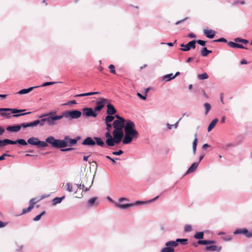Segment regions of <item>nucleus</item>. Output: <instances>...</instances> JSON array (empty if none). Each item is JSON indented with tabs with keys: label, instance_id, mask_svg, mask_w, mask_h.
<instances>
[{
	"label": "nucleus",
	"instance_id": "obj_25",
	"mask_svg": "<svg viewBox=\"0 0 252 252\" xmlns=\"http://www.w3.org/2000/svg\"><path fill=\"white\" fill-rule=\"evenodd\" d=\"M197 135L196 133L194 134L195 138L192 143V153L194 155L196 154V147L197 145L198 139L197 138Z\"/></svg>",
	"mask_w": 252,
	"mask_h": 252
},
{
	"label": "nucleus",
	"instance_id": "obj_48",
	"mask_svg": "<svg viewBox=\"0 0 252 252\" xmlns=\"http://www.w3.org/2000/svg\"><path fill=\"white\" fill-rule=\"evenodd\" d=\"M6 112H3V113H1L0 115L7 118H10L11 117V113Z\"/></svg>",
	"mask_w": 252,
	"mask_h": 252
},
{
	"label": "nucleus",
	"instance_id": "obj_22",
	"mask_svg": "<svg viewBox=\"0 0 252 252\" xmlns=\"http://www.w3.org/2000/svg\"><path fill=\"white\" fill-rule=\"evenodd\" d=\"M188 240V239H180L178 238L176 240V241H171V242H174L175 245H174V246L177 247L178 245V243H180L182 245H186L187 244Z\"/></svg>",
	"mask_w": 252,
	"mask_h": 252
},
{
	"label": "nucleus",
	"instance_id": "obj_20",
	"mask_svg": "<svg viewBox=\"0 0 252 252\" xmlns=\"http://www.w3.org/2000/svg\"><path fill=\"white\" fill-rule=\"evenodd\" d=\"M205 249L207 251L219 252L220 251V250L221 249V247H218L215 245H212V246H206L205 247Z\"/></svg>",
	"mask_w": 252,
	"mask_h": 252
},
{
	"label": "nucleus",
	"instance_id": "obj_52",
	"mask_svg": "<svg viewBox=\"0 0 252 252\" xmlns=\"http://www.w3.org/2000/svg\"><path fill=\"white\" fill-rule=\"evenodd\" d=\"M137 95L142 100H145L146 99L147 94L143 95L141 94L137 93Z\"/></svg>",
	"mask_w": 252,
	"mask_h": 252
},
{
	"label": "nucleus",
	"instance_id": "obj_34",
	"mask_svg": "<svg viewBox=\"0 0 252 252\" xmlns=\"http://www.w3.org/2000/svg\"><path fill=\"white\" fill-rule=\"evenodd\" d=\"M115 117V116L114 117L111 115H108L105 117V123H110V122H112L113 121H114Z\"/></svg>",
	"mask_w": 252,
	"mask_h": 252
},
{
	"label": "nucleus",
	"instance_id": "obj_64",
	"mask_svg": "<svg viewBox=\"0 0 252 252\" xmlns=\"http://www.w3.org/2000/svg\"><path fill=\"white\" fill-rule=\"evenodd\" d=\"M215 243V241L206 240V245L212 244H214Z\"/></svg>",
	"mask_w": 252,
	"mask_h": 252
},
{
	"label": "nucleus",
	"instance_id": "obj_17",
	"mask_svg": "<svg viewBox=\"0 0 252 252\" xmlns=\"http://www.w3.org/2000/svg\"><path fill=\"white\" fill-rule=\"evenodd\" d=\"M107 109L106 113L108 115H113L116 113L117 110L112 104L108 103L107 105Z\"/></svg>",
	"mask_w": 252,
	"mask_h": 252
},
{
	"label": "nucleus",
	"instance_id": "obj_27",
	"mask_svg": "<svg viewBox=\"0 0 252 252\" xmlns=\"http://www.w3.org/2000/svg\"><path fill=\"white\" fill-rule=\"evenodd\" d=\"M219 120L217 118L214 119L209 124L208 127V131H210L215 127L216 124L218 122Z\"/></svg>",
	"mask_w": 252,
	"mask_h": 252
},
{
	"label": "nucleus",
	"instance_id": "obj_56",
	"mask_svg": "<svg viewBox=\"0 0 252 252\" xmlns=\"http://www.w3.org/2000/svg\"><path fill=\"white\" fill-rule=\"evenodd\" d=\"M10 155H8L7 154H3L1 156H0V160H2L5 159V157H10Z\"/></svg>",
	"mask_w": 252,
	"mask_h": 252
},
{
	"label": "nucleus",
	"instance_id": "obj_43",
	"mask_svg": "<svg viewBox=\"0 0 252 252\" xmlns=\"http://www.w3.org/2000/svg\"><path fill=\"white\" fill-rule=\"evenodd\" d=\"M192 230V227L190 225H186L184 228V231L186 232H190Z\"/></svg>",
	"mask_w": 252,
	"mask_h": 252
},
{
	"label": "nucleus",
	"instance_id": "obj_38",
	"mask_svg": "<svg viewBox=\"0 0 252 252\" xmlns=\"http://www.w3.org/2000/svg\"><path fill=\"white\" fill-rule=\"evenodd\" d=\"M66 187V190L69 192L73 191V186L70 183H67L65 185Z\"/></svg>",
	"mask_w": 252,
	"mask_h": 252
},
{
	"label": "nucleus",
	"instance_id": "obj_6",
	"mask_svg": "<svg viewBox=\"0 0 252 252\" xmlns=\"http://www.w3.org/2000/svg\"><path fill=\"white\" fill-rule=\"evenodd\" d=\"M60 116L55 117H43L41 118L40 122L42 127L43 126L45 123L48 126H53L57 124L56 121L60 120Z\"/></svg>",
	"mask_w": 252,
	"mask_h": 252
},
{
	"label": "nucleus",
	"instance_id": "obj_42",
	"mask_svg": "<svg viewBox=\"0 0 252 252\" xmlns=\"http://www.w3.org/2000/svg\"><path fill=\"white\" fill-rule=\"evenodd\" d=\"M38 201L34 198H32L30 201V206H32L33 208L34 205Z\"/></svg>",
	"mask_w": 252,
	"mask_h": 252
},
{
	"label": "nucleus",
	"instance_id": "obj_30",
	"mask_svg": "<svg viewBox=\"0 0 252 252\" xmlns=\"http://www.w3.org/2000/svg\"><path fill=\"white\" fill-rule=\"evenodd\" d=\"M56 113V111H51L48 113H46L44 114H43L42 115L38 116L39 118H42L43 117H55V116H59V115H54V114Z\"/></svg>",
	"mask_w": 252,
	"mask_h": 252
},
{
	"label": "nucleus",
	"instance_id": "obj_15",
	"mask_svg": "<svg viewBox=\"0 0 252 252\" xmlns=\"http://www.w3.org/2000/svg\"><path fill=\"white\" fill-rule=\"evenodd\" d=\"M82 144L87 146H94L95 144V142L94 138L91 137H87L84 140Z\"/></svg>",
	"mask_w": 252,
	"mask_h": 252
},
{
	"label": "nucleus",
	"instance_id": "obj_51",
	"mask_svg": "<svg viewBox=\"0 0 252 252\" xmlns=\"http://www.w3.org/2000/svg\"><path fill=\"white\" fill-rule=\"evenodd\" d=\"M214 42H222L226 43L227 41L225 38L222 37V38H220L216 39V40H214Z\"/></svg>",
	"mask_w": 252,
	"mask_h": 252
},
{
	"label": "nucleus",
	"instance_id": "obj_5",
	"mask_svg": "<svg viewBox=\"0 0 252 252\" xmlns=\"http://www.w3.org/2000/svg\"><path fill=\"white\" fill-rule=\"evenodd\" d=\"M115 117L117 120L113 121V127L115 130H123V128L125 129L126 123L125 119L118 115H116Z\"/></svg>",
	"mask_w": 252,
	"mask_h": 252
},
{
	"label": "nucleus",
	"instance_id": "obj_63",
	"mask_svg": "<svg viewBox=\"0 0 252 252\" xmlns=\"http://www.w3.org/2000/svg\"><path fill=\"white\" fill-rule=\"evenodd\" d=\"M242 38H239V37H237V38H235L234 40V41L236 42V43H238V42H240L241 43L242 42Z\"/></svg>",
	"mask_w": 252,
	"mask_h": 252
},
{
	"label": "nucleus",
	"instance_id": "obj_60",
	"mask_svg": "<svg viewBox=\"0 0 252 252\" xmlns=\"http://www.w3.org/2000/svg\"><path fill=\"white\" fill-rule=\"evenodd\" d=\"M187 19H188V17H186L181 20H179L178 21H177L176 23H175V25H178L182 23H183V22H184L185 21H186Z\"/></svg>",
	"mask_w": 252,
	"mask_h": 252
},
{
	"label": "nucleus",
	"instance_id": "obj_31",
	"mask_svg": "<svg viewBox=\"0 0 252 252\" xmlns=\"http://www.w3.org/2000/svg\"><path fill=\"white\" fill-rule=\"evenodd\" d=\"M173 75L172 73L168 74L162 76V80L166 82L169 81L172 79H174L173 77Z\"/></svg>",
	"mask_w": 252,
	"mask_h": 252
},
{
	"label": "nucleus",
	"instance_id": "obj_4",
	"mask_svg": "<svg viewBox=\"0 0 252 252\" xmlns=\"http://www.w3.org/2000/svg\"><path fill=\"white\" fill-rule=\"evenodd\" d=\"M82 115V112L78 110H73L72 111H66L63 112L62 115H60V120L65 117L67 119H76L79 118Z\"/></svg>",
	"mask_w": 252,
	"mask_h": 252
},
{
	"label": "nucleus",
	"instance_id": "obj_54",
	"mask_svg": "<svg viewBox=\"0 0 252 252\" xmlns=\"http://www.w3.org/2000/svg\"><path fill=\"white\" fill-rule=\"evenodd\" d=\"M245 235L248 237V238H251V237H252V230L251 231H249L248 230H247V233H245Z\"/></svg>",
	"mask_w": 252,
	"mask_h": 252
},
{
	"label": "nucleus",
	"instance_id": "obj_58",
	"mask_svg": "<svg viewBox=\"0 0 252 252\" xmlns=\"http://www.w3.org/2000/svg\"><path fill=\"white\" fill-rule=\"evenodd\" d=\"M198 244H199V245H206V240H199L198 241Z\"/></svg>",
	"mask_w": 252,
	"mask_h": 252
},
{
	"label": "nucleus",
	"instance_id": "obj_8",
	"mask_svg": "<svg viewBox=\"0 0 252 252\" xmlns=\"http://www.w3.org/2000/svg\"><path fill=\"white\" fill-rule=\"evenodd\" d=\"M27 143L32 145L36 146L38 148H43L46 147L48 146V142L46 141H40L38 138L32 137L28 139Z\"/></svg>",
	"mask_w": 252,
	"mask_h": 252
},
{
	"label": "nucleus",
	"instance_id": "obj_44",
	"mask_svg": "<svg viewBox=\"0 0 252 252\" xmlns=\"http://www.w3.org/2000/svg\"><path fill=\"white\" fill-rule=\"evenodd\" d=\"M105 158H107V159H108L110 160V161H112V164H116V160H118V159H119V158H111L110 156H105Z\"/></svg>",
	"mask_w": 252,
	"mask_h": 252
},
{
	"label": "nucleus",
	"instance_id": "obj_18",
	"mask_svg": "<svg viewBox=\"0 0 252 252\" xmlns=\"http://www.w3.org/2000/svg\"><path fill=\"white\" fill-rule=\"evenodd\" d=\"M203 32L207 37L210 39L213 38L216 33V32L212 30H204Z\"/></svg>",
	"mask_w": 252,
	"mask_h": 252
},
{
	"label": "nucleus",
	"instance_id": "obj_14",
	"mask_svg": "<svg viewBox=\"0 0 252 252\" xmlns=\"http://www.w3.org/2000/svg\"><path fill=\"white\" fill-rule=\"evenodd\" d=\"M109 100L106 98H101L100 101H97L96 106L94 108L95 111H100L104 107V103H107Z\"/></svg>",
	"mask_w": 252,
	"mask_h": 252
},
{
	"label": "nucleus",
	"instance_id": "obj_29",
	"mask_svg": "<svg viewBox=\"0 0 252 252\" xmlns=\"http://www.w3.org/2000/svg\"><path fill=\"white\" fill-rule=\"evenodd\" d=\"M75 185L77 186V189H82L84 192L89 191L91 188V186L89 188H86L84 184L82 185L81 184H76Z\"/></svg>",
	"mask_w": 252,
	"mask_h": 252
},
{
	"label": "nucleus",
	"instance_id": "obj_49",
	"mask_svg": "<svg viewBox=\"0 0 252 252\" xmlns=\"http://www.w3.org/2000/svg\"><path fill=\"white\" fill-rule=\"evenodd\" d=\"M124 152L123 151H122V150H119L118 151H115V152H113L112 153V154L113 155H115V156H119V155H122V154H123Z\"/></svg>",
	"mask_w": 252,
	"mask_h": 252
},
{
	"label": "nucleus",
	"instance_id": "obj_61",
	"mask_svg": "<svg viewBox=\"0 0 252 252\" xmlns=\"http://www.w3.org/2000/svg\"><path fill=\"white\" fill-rule=\"evenodd\" d=\"M27 125H28V127H35L33 121L27 123Z\"/></svg>",
	"mask_w": 252,
	"mask_h": 252
},
{
	"label": "nucleus",
	"instance_id": "obj_37",
	"mask_svg": "<svg viewBox=\"0 0 252 252\" xmlns=\"http://www.w3.org/2000/svg\"><path fill=\"white\" fill-rule=\"evenodd\" d=\"M197 77L199 80H204L208 78V75L207 73H204L201 74H198Z\"/></svg>",
	"mask_w": 252,
	"mask_h": 252
},
{
	"label": "nucleus",
	"instance_id": "obj_62",
	"mask_svg": "<svg viewBox=\"0 0 252 252\" xmlns=\"http://www.w3.org/2000/svg\"><path fill=\"white\" fill-rule=\"evenodd\" d=\"M7 222H2L0 220V228H2L5 226L7 225Z\"/></svg>",
	"mask_w": 252,
	"mask_h": 252
},
{
	"label": "nucleus",
	"instance_id": "obj_1",
	"mask_svg": "<svg viewBox=\"0 0 252 252\" xmlns=\"http://www.w3.org/2000/svg\"><path fill=\"white\" fill-rule=\"evenodd\" d=\"M80 138L79 136L77 137L75 139H72L69 136H65L63 140H60L56 139L54 136H50L46 138V141L51 145L53 147L60 149L75 145Z\"/></svg>",
	"mask_w": 252,
	"mask_h": 252
},
{
	"label": "nucleus",
	"instance_id": "obj_33",
	"mask_svg": "<svg viewBox=\"0 0 252 252\" xmlns=\"http://www.w3.org/2000/svg\"><path fill=\"white\" fill-rule=\"evenodd\" d=\"M212 53L211 50H208L206 47H204L201 52V55L203 57H206L209 53Z\"/></svg>",
	"mask_w": 252,
	"mask_h": 252
},
{
	"label": "nucleus",
	"instance_id": "obj_2",
	"mask_svg": "<svg viewBox=\"0 0 252 252\" xmlns=\"http://www.w3.org/2000/svg\"><path fill=\"white\" fill-rule=\"evenodd\" d=\"M135 124L130 120L126 121L125 126V135L123 140L124 144H128L131 143L134 138H137L138 136V132L134 129Z\"/></svg>",
	"mask_w": 252,
	"mask_h": 252
},
{
	"label": "nucleus",
	"instance_id": "obj_53",
	"mask_svg": "<svg viewBox=\"0 0 252 252\" xmlns=\"http://www.w3.org/2000/svg\"><path fill=\"white\" fill-rule=\"evenodd\" d=\"M35 127L39 125L40 126L42 127L40 120H36L33 121Z\"/></svg>",
	"mask_w": 252,
	"mask_h": 252
},
{
	"label": "nucleus",
	"instance_id": "obj_57",
	"mask_svg": "<svg viewBox=\"0 0 252 252\" xmlns=\"http://www.w3.org/2000/svg\"><path fill=\"white\" fill-rule=\"evenodd\" d=\"M106 124V129L108 130V131H109L110 130V129H111L112 128V125L110 123H105Z\"/></svg>",
	"mask_w": 252,
	"mask_h": 252
},
{
	"label": "nucleus",
	"instance_id": "obj_16",
	"mask_svg": "<svg viewBox=\"0 0 252 252\" xmlns=\"http://www.w3.org/2000/svg\"><path fill=\"white\" fill-rule=\"evenodd\" d=\"M105 136L106 138V144L107 146L110 147L113 146V136L111 135L109 132L105 133Z\"/></svg>",
	"mask_w": 252,
	"mask_h": 252
},
{
	"label": "nucleus",
	"instance_id": "obj_23",
	"mask_svg": "<svg viewBox=\"0 0 252 252\" xmlns=\"http://www.w3.org/2000/svg\"><path fill=\"white\" fill-rule=\"evenodd\" d=\"M198 166V162H194L193 163L190 167L189 168L188 170L186 172V174H189L193 172L196 169Z\"/></svg>",
	"mask_w": 252,
	"mask_h": 252
},
{
	"label": "nucleus",
	"instance_id": "obj_32",
	"mask_svg": "<svg viewBox=\"0 0 252 252\" xmlns=\"http://www.w3.org/2000/svg\"><path fill=\"white\" fill-rule=\"evenodd\" d=\"M247 232V229L243 228V229H237L234 232L233 234L234 235L243 234H245V233Z\"/></svg>",
	"mask_w": 252,
	"mask_h": 252
},
{
	"label": "nucleus",
	"instance_id": "obj_59",
	"mask_svg": "<svg viewBox=\"0 0 252 252\" xmlns=\"http://www.w3.org/2000/svg\"><path fill=\"white\" fill-rule=\"evenodd\" d=\"M19 126H20V129L22 127H23L24 128L28 127L27 123H22V124L19 125Z\"/></svg>",
	"mask_w": 252,
	"mask_h": 252
},
{
	"label": "nucleus",
	"instance_id": "obj_35",
	"mask_svg": "<svg viewBox=\"0 0 252 252\" xmlns=\"http://www.w3.org/2000/svg\"><path fill=\"white\" fill-rule=\"evenodd\" d=\"M203 106H204V107L205 108V115H206L208 114V112L210 110V109L211 108V106L208 103H205L204 104Z\"/></svg>",
	"mask_w": 252,
	"mask_h": 252
},
{
	"label": "nucleus",
	"instance_id": "obj_47",
	"mask_svg": "<svg viewBox=\"0 0 252 252\" xmlns=\"http://www.w3.org/2000/svg\"><path fill=\"white\" fill-rule=\"evenodd\" d=\"M108 68L110 69V72L113 74H116V70L115 69V66L113 64L109 65Z\"/></svg>",
	"mask_w": 252,
	"mask_h": 252
},
{
	"label": "nucleus",
	"instance_id": "obj_12",
	"mask_svg": "<svg viewBox=\"0 0 252 252\" xmlns=\"http://www.w3.org/2000/svg\"><path fill=\"white\" fill-rule=\"evenodd\" d=\"M175 245L174 242H171V241H169L165 243V247L162 248L160 252H174V247L175 246H174Z\"/></svg>",
	"mask_w": 252,
	"mask_h": 252
},
{
	"label": "nucleus",
	"instance_id": "obj_9",
	"mask_svg": "<svg viewBox=\"0 0 252 252\" xmlns=\"http://www.w3.org/2000/svg\"><path fill=\"white\" fill-rule=\"evenodd\" d=\"M16 144H19L23 146H26L27 145L26 141L23 139H17L15 141L11 140L8 139L0 140V147H3L7 144L13 145Z\"/></svg>",
	"mask_w": 252,
	"mask_h": 252
},
{
	"label": "nucleus",
	"instance_id": "obj_55",
	"mask_svg": "<svg viewBox=\"0 0 252 252\" xmlns=\"http://www.w3.org/2000/svg\"><path fill=\"white\" fill-rule=\"evenodd\" d=\"M74 149L73 148H63V149H61V151L62 152H68V151H72L73 150H74Z\"/></svg>",
	"mask_w": 252,
	"mask_h": 252
},
{
	"label": "nucleus",
	"instance_id": "obj_21",
	"mask_svg": "<svg viewBox=\"0 0 252 252\" xmlns=\"http://www.w3.org/2000/svg\"><path fill=\"white\" fill-rule=\"evenodd\" d=\"M6 130L9 132H17L20 130V127L19 125L10 126L6 127Z\"/></svg>",
	"mask_w": 252,
	"mask_h": 252
},
{
	"label": "nucleus",
	"instance_id": "obj_46",
	"mask_svg": "<svg viewBox=\"0 0 252 252\" xmlns=\"http://www.w3.org/2000/svg\"><path fill=\"white\" fill-rule=\"evenodd\" d=\"M55 83H56V82H45L44 83H43L42 85L40 86V87H46L47 86L54 84ZM38 87H39V86H38Z\"/></svg>",
	"mask_w": 252,
	"mask_h": 252
},
{
	"label": "nucleus",
	"instance_id": "obj_39",
	"mask_svg": "<svg viewBox=\"0 0 252 252\" xmlns=\"http://www.w3.org/2000/svg\"><path fill=\"white\" fill-rule=\"evenodd\" d=\"M45 214V211H44L42 212L40 214L38 215H37V216H36L35 218H34L33 219V220L34 221H36L39 220L41 219V217H42L43 215H44Z\"/></svg>",
	"mask_w": 252,
	"mask_h": 252
},
{
	"label": "nucleus",
	"instance_id": "obj_26",
	"mask_svg": "<svg viewBox=\"0 0 252 252\" xmlns=\"http://www.w3.org/2000/svg\"><path fill=\"white\" fill-rule=\"evenodd\" d=\"M94 138L95 142V144H96L97 145L102 147H103L105 146L104 142L101 140L100 138L97 137H94Z\"/></svg>",
	"mask_w": 252,
	"mask_h": 252
},
{
	"label": "nucleus",
	"instance_id": "obj_13",
	"mask_svg": "<svg viewBox=\"0 0 252 252\" xmlns=\"http://www.w3.org/2000/svg\"><path fill=\"white\" fill-rule=\"evenodd\" d=\"M195 43L196 40L190 41L187 44L182 43L181 44V47H183V48L181 49V50L183 51H188L191 48L195 49L196 47Z\"/></svg>",
	"mask_w": 252,
	"mask_h": 252
},
{
	"label": "nucleus",
	"instance_id": "obj_50",
	"mask_svg": "<svg viewBox=\"0 0 252 252\" xmlns=\"http://www.w3.org/2000/svg\"><path fill=\"white\" fill-rule=\"evenodd\" d=\"M196 42L198 44H199V45H200L201 46H204L205 45V44H206V41H204V40H200V39H199L198 40H196Z\"/></svg>",
	"mask_w": 252,
	"mask_h": 252
},
{
	"label": "nucleus",
	"instance_id": "obj_28",
	"mask_svg": "<svg viewBox=\"0 0 252 252\" xmlns=\"http://www.w3.org/2000/svg\"><path fill=\"white\" fill-rule=\"evenodd\" d=\"M64 198L65 196H63L61 197H56L54 198L52 200V205L55 206L60 203Z\"/></svg>",
	"mask_w": 252,
	"mask_h": 252
},
{
	"label": "nucleus",
	"instance_id": "obj_7",
	"mask_svg": "<svg viewBox=\"0 0 252 252\" xmlns=\"http://www.w3.org/2000/svg\"><path fill=\"white\" fill-rule=\"evenodd\" d=\"M25 110H24V109L20 110V109H18L16 108H0V114H1V113H3V112H11V113L13 114V117H20L21 116L30 114L32 113L31 112H28L24 113L17 114L18 113L24 111Z\"/></svg>",
	"mask_w": 252,
	"mask_h": 252
},
{
	"label": "nucleus",
	"instance_id": "obj_41",
	"mask_svg": "<svg viewBox=\"0 0 252 252\" xmlns=\"http://www.w3.org/2000/svg\"><path fill=\"white\" fill-rule=\"evenodd\" d=\"M96 199H97V198L95 197H93V198L90 199L88 201L89 205L93 206L94 205V202H95V201L96 200Z\"/></svg>",
	"mask_w": 252,
	"mask_h": 252
},
{
	"label": "nucleus",
	"instance_id": "obj_3",
	"mask_svg": "<svg viewBox=\"0 0 252 252\" xmlns=\"http://www.w3.org/2000/svg\"><path fill=\"white\" fill-rule=\"evenodd\" d=\"M158 196H156V197L148 200L147 201H137L134 203H129V204H119L117 202H114L115 205L117 208L121 209H126L131 207H132L134 205L145 204L151 203L156 200L158 198Z\"/></svg>",
	"mask_w": 252,
	"mask_h": 252
},
{
	"label": "nucleus",
	"instance_id": "obj_10",
	"mask_svg": "<svg viewBox=\"0 0 252 252\" xmlns=\"http://www.w3.org/2000/svg\"><path fill=\"white\" fill-rule=\"evenodd\" d=\"M113 139V146L116 144L120 143L123 138H124L123 130L114 129L112 132Z\"/></svg>",
	"mask_w": 252,
	"mask_h": 252
},
{
	"label": "nucleus",
	"instance_id": "obj_11",
	"mask_svg": "<svg viewBox=\"0 0 252 252\" xmlns=\"http://www.w3.org/2000/svg\"><path fill=\"white\" fill-rule=\"evenodd\" d=\"M83 116L86 117H96L97 114L95 112V110L92 108L86 107L82 109Z\"/></svg>",
	"mask_w": 252,
	"mask_h": 252
},
{
	"label": "nucleus",
	"instance_id": "obj_24",
	"mask_svg": "<svg viewBox=\"0 0 252 252\" xmlns=\"http://www.w3.org/2000/svg\"><path fill=\"white\" fill-rule=\"evenodd\" d=\"M38 87V86H35V87H31L28 89H22V90H20V91H19L17 93V94H26L30 93L32 90H33V89L34 88H36Z\"/></svg>",
	"mask_w": 252,
	"mask_h": 252
},
{
	"label": "nucleus",
	"instance_id": "obj_45",
	"mask_svg": "<svg viewBox=\"0 0 252 252\" xmlns=\"http://www.w3.org/2000/svg\"><path fill=\"white\" fill-rule=\"evenodd\" d=\"M92 95L91 92H89V93L81 94L75 95V97H82V96H89V95Z\"/></svg>",
	"mask_w": 252,
	"mask_h": 252
},
{
	"label": "nucleus",
	"instance_id": "obj_36",
	"mask_svg": "<svg viewBox=\"0 0 252 252\" xmlns=\"http://www.w3.org/2000/svg\"><path fill=\"white\" fill-rule=\"evenodd\" d=\"M203 232H198L195 234L194 237L197 239H201L203 238Z\"/></svg>",
	"mask_w": 252,
	"mask_h": 252
},
{
	"label": "nucleus",
	"instance_id": "obj_40",
	"mask_svg": "<svg viewBox=\"0 0 252 252\" xmlns=\"http://www.w3.org/2000/svg\"><path fill=\"white\" fill-rule=\"evenodd\" d=\"M32 208H33L32 207V206L29 205V207L23 209L22 214H24L30 212L32 209Z\"/></svg>",
	"mask_w": 252,
	"mask_h": 252
},
{
	"label": "nucleus",
	"instance_id": "obj_19",
	"mask_svg": "<svg viewBox=\"0 0 252 252\" xmlns=\"http://www.w3.org/2000/svg\"><path fill=\"white\" fill-rule=\"evenodd\" d=\"M228 45L229 47L233 48H241V49H247V48L244 47L242 44H239L238 43H236L232 41H229L228 42Z\"/></svg>",
	"mask_w": 252,
	"mask_h": 252
}]
</instances>
